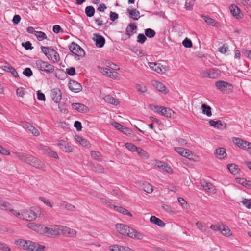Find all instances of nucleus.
Here are the masks:
<instances>
[{"instance_id":"f257e3e1","label":"nucleus","mask_w":251,"mask_h":251,"mask_svg":"<svg viewBox=\"0 0 251 251\" xmlns=\"http://www.w3.org/2000/svg\"><path fill=\"white\" fill-rule=\"evenodd\" d=\"M43 232L48 236L63 235L68 237H75L76 236V231L75 229L58 225H52L50 227H44Z\"/></svg>"},{"instance_id":"f03ea898","label":"nucleus","mask_w":251,"mask_h":251,"mask_svg":"<svg viewBox=\"0 0 251 251\" xmlns=\"http://www.w3.org/2000/svg\"><path fill=\"white\" fill-rule=\"evenodd\" d=\"M116 228L121 234L127 235L130 238H137L139 240L143 239V236L141 233L125 224H117L116 225Z\"/></svg>"},{"instance_id":"7ed1b4c3","label":"nucleus","mask_w":251,"mask_h":251,"mask_svg":"<svg viewBox=\"0 0 251 251\" xmlns=\"http://www.w3.org/2000/svg\"><path fill=\"white\" fill-rule=\"evenodd\" d=\"M41 49L42 52L49 60L52 61L54 63L59 62L60 60L59 54L52 47L42 46Z\"/></svg>"},{"instance_id":"20e7f679","label":"nucleus","mask_w":251,"mask_h":251,"mask_svg":"<svg viewBox=\"0 0 251 251\" xmlns=\"http://www.w3.org/2000/svg\"><path fill=\"white\" fill-rule=\"evenodd\" d=\"M35 65L39 70L47 74H51L55 70L54 66L53 65L41 59L35 60Z\"/></svg>"},{"instance_id":"39448f33","label":"nucleus","mask_w":251,"mask_h":251,"mask_svg":"<svg viewBox=\"0 0 251 251\" xmlns=\"http://www.w3.org/2000/svg\"><path fill=\"white\" fill-rule=\"evenodd\" d=\"M25 162L39 169L45 170V165L42 162L31 155H27Z\"/></svg>"},{"instance_id":"423d86ee","label":"nucleus","mask_w":251,"mask_h":251,"mask_svg":"<svg viewBox=\"0 0 251 251\" xmlns=\"http://www.w3.org/2000/svg\"><path fill=\"white\" fill-rule=\"evenodd\" d=\"M221 71L217 68L206 69L203 71L201 75L206 78H215L220 75Z\"/></svg>"},{"instance_id":"0eeeda50","label":"nucleus","mask_w":251,"mask_h":251,"mask_svg":"<svg viewBox=\"0 0 251 251\" xmlns=\"http://www.w3.org/2000/svg\"><path fill=\"white\" fill-rule=\"evenodd\" d=\"M69 49L75 55L78 57H83L84 56L85 52L83 49L75 43H72L71 44Z\"/></svg>"},{"instance_id":"6e6552de","label":"nucleus","mask_w":251,"mask_h":251,"mask_svg":"<svg viewBox=\"0 0 251 251\" xmlns=\"http://www.w3.org/2000/svg\"><path fill=\"white\" fill-rule=\"evenodd\" d=\"M148 65L150 68L153 71L156 72L158 73H165L166 71L169 70L168 67L163 66L160 63H157L155 62H149Z\"/></svg>"},{"instance_id":"1a4fd4ad","label":"nucleus","mask_w":251,"mask_h":251,"mask_svg":"<svg viewBox=\"0 0 251 251\" xmlns=\"http://www.w3.org/2000/svg\"><path fill=\"white\" fill-rule=\"evenodd\" d=\"M22 220L31 221L37 218L36 213L31 210H25L22 211Z\"/></svg>"},{"instance_id":"9d476101","label":"nucleus","mask_w":251,"mask_h":251,"mask_svg":"<svg viewBox=\"0 0 251 251\" xmlns=\"http://www.w3.org/2000/svg\"><path fill=\"white\" fill-rule=\"evenodd\" d=\"M22 126L25 129L29 130L31 133L35 136L40 135V131L34 126L31 123L27 122L22 123Z\"/></svg>"},{"instance_id":"9b49d317","label":"nucleus","mask_w":251,"mask_h":251,"mask_svg":"<svg viewBox=\"0 0 251 251\" xmlns=\"http://www.w3.org/2000/svg\"><path fill=\"white\" fill-rule=\"evenodd\" d=\"M57 145L62 151L65 152H71L74 150L73 147L64 140L59 141Z\"/></svg>"},{"instance_id":"f8f14e48","label":"nucleus","mask_w":251,"mask_h":251,"mask_svg":"<svg viewBox=\"0 0 251 251\" xmlns=\"http://www.w3.org/2000/svg\"><path fill=\"white\" fill-rule=\"evenodd\" d=\"M201 185L206 192L212 194L216 193V189L214 186L210 182H208L204 180L201 181Z\"/></svg>"},{"instance_id":"ddd939ff","label":"nucleus","mask_w":251,"mask_h":251,"mask_svg":"<svg viewBox=\"0 0 251 251\" xmlns=\"http://www.w3.org/2000/svg\"><path fill=\"white\" fill-rule=\"evenodd\" d=\"M51 98L56 103L59 102L62 99V95L60 90L58 88L53 89L51 91Z\"/></svg>"},{"instance_id":"4468645a","label":"nucleus","mask_w":251,"mask_h":251,"mask_svg":"<svg viewBox=\"0 0 251 251\" xmlns=\"http://www.w3.org/2000/svg\"><path fill=\"white\" fill-rule=\"evenodd\" d=\"M68 87L71 91L75 93L79 92L82 90L80 84L74 80L70 81Z\"/></svg>"},{"instance_id":"2eb2a0df","label":"nucleus","mask_w":251,"mask_h":251,"mask_svg":"<svg viewBox=\"0 0 251 251\" xmlns=\"http://www.w3.org/2000/svg\"><path fill=\"white\" fill-rule=\"evenodd\" d=\"M29 243L28 248H27V251H43L45 248L44 246L39 245L30 240Z\"/></svg>"},{"instance_id":"dca6fc26","label":"nucleus","mask_w":251,"mask_h":251,"mask_svg":"<svg viewBox=\"0 0 251 251\" xmlns=\"http://www.w3.org/2000/svg\"><path fill=\"white\" fill-rule=\"evenodd\" d=\"M72 108L81 113H86L89 111V108L85 105L80 103L72 104Z\"/></svg>"},{"instance_id":"f3484780","label":"nucleus","mask_w":251,"mask_h":251,"mask_svg":"<svg viewBox=\"0 0 251 251\" xmlns=\"http://www.w3.org/2000/svg\"><path fill=\"white\" fill-rule=\"evenodd\" d=\"M175 151L179 153L181 156L190 158V156L192 155V151L189 150L185 149L181 147H177L175 148Z\"/></svg>"},{"instance_id":"a211bd4d","label":"nucleus","mask_w":251,"mask_h":251,"mask_svg":"<svg viewBox=\"0 0 251 251\" xmlns=\"http://www.w3.org/2000/svg\"><path fill=\"white\" fill-rule=\"evenodd\" d=\"M94 36L93 40L95 42L96 46L99 48L102 47L105 44L104 38L102 36L97 34H94Z\"/></svg>"},{"instance_id":"6ab92c4d","label":"nucleus","mask_w":251,"mask_h":251,"mask_svg":"<svg viewBox=\"0 0 251 251\" xmlns=\"http://www.w3.org/2000/svg\"><path fill=\"white\" fill-rule=\"evenodd\" d=\"M155 165L168 173L172 174L173 172L172 168L165 162L158 161L156 162Z\"/></svg>"},{"instance_id":"aec40b11","label":"nucleus","mask_w":251,"mask_h":251,"mask_svg":"<svg viewBox=\"0 0 251 251\" xmlns=\"http://www.w3.org/2000/svg\"><path fill=\"white\" fill-rule=\"evenodd\" d=\"M151 84L159 91L164 94H166L167 93L168 91L166 86L161 82L154 80L151 81Z\"/></svg>"},{"instance_id":"412c9836","label":"nucleus","mask_w":251,"mask_h":251,"mask_svg":"<svg viewBox=\"0 0 251 251\" xmlns=\"http://www.w3.org/2000/svg\"><path fill=\"white\" fill-rule=\"evenodd\" d=\"M127 11L129 14V18L134 20H137L140 18L139 11L135 8L130 9L128 8Z\"/></svg>"},{"instance_id":"4be33fe9","label":"nucleus","mask_w":251,"mask_h":251,"mask_svg":"<svg viewBox=\"0 0 251 251\" xmlns=\"http://www.w3.org/2000/svg\"><path fill=\"white\" fill-rule=\"evenodd\" d=\"M230 12L234 17L237 19H240L242 18V14L240 13V10L237 6L234 4H232L229 7Z\"/></svg>"},{"instance_id":"5701e85b","label":"nucleus","mask_w":251,"mask_h":251,"mask_svg":"<svg viewBox=\"0 0 251 251\" xmlns=\"http://www.w3.org/2000/svg\"><path fill=\"white\" fill-rule=\"evenodd\" d=\"M216 157L219 159H223L226 156V150L224 148H217L215 151Z\"/></svg>"},{"instance_id":"b1692460","label":"nucleus","mask_w":251,"mask_h":251,"mask_svg":"<svg viewBox=\"0 0 251 251\" xmlns=\"http://www.w3.org/2000/svg\"><path fill=\"white\" fill-rule=\"evenodd\" d=\"M101 72L103 75L111 78H116L118 75L117 72L112 71L110 69L107 68H102Z\"/></svg>"},{"instance_id":"393cba45","label":"nucleus","mask_w":251,"mask_h":251,"mask_svg":"<svg viewBox=\"0 0 251 251\" xmlns=\"http://www.w3.org/2000/svg\"><path fill=\"white\" fill-rule=\"evenodd\" d=\"M160 114L169 118H175V113L174 111L169 108L163 107L160 111Z\"/></svg>"},{"instance_id":"a878e982","label":"nucleus","mask_w":251,"mask_h":251,"mask_svg":"<svg viewBox=\"0 0 251 251\" xmlns=\"http://www.w3.org/2000/svg\"><path fill=\"white\" fill-rule=\"evenodd\" d=\"M3 69L6 72H10L11 74L15 77L18 76V74L16 70L12 67L9 64H6L5 65H4L3 67Z\"/></svg>"},{"instance_id":"bb28decb","label":"nucleus","mask_w":251,"mask_h":251,"mask_svg":"<svg viewBox=\"0 0 251 251\" xmlns=\"http://www.w3.org/2000/svg\"><path fill=\"white\" fill-rule=\"evenodd\" d=\"M220 232L226 237H229L232 235L231 231L226 225H221Z\"/></svg>"},{"instance_id":"cd10ccee","label":"nucleus","mask_w":251,"mask_h":251,"mask_svg":"<svg viewBox=\"0 0 251 251\" xmlns=\"http://www.w3.org/2000/svg\"><path fill=\"white\" fill-rule=\"evenodd\" d=\"M15 243L21 247H22L24 250L27 251V248L29 246V240H25L23 239H19L15 241Z\"/></svg>"},{"instance_id":"c85d7f7f","label":"nucleus","mask_w":251,"mask_h":251,"mask_svg":"<svg viewBox=\"0 0 251 251\" xmlns=\"http://www.w3.org/2000/svg\"><path fill=\"white\" fill-rule=\"evenodd\" d=\"M103 99L104 101L108 103L114 105H117L119 104L118 100L110 95H105L103 97Z\"/></svg>"},{"instance_id":"c756f323","label":"nucleus","mask_w":251,"mask_h":251,"mask_svg":"<svg viewBox=\"0 0 251 251\" xmlns=\"http://www.w3.org/2000/svg\"><path fill=\"white\" fill-rule=\"evenodd\" d=\"M235 180L237 183L240 184L247 188L251 189V181H248L243 178H237Z\"/></svg>"},{"instance_id":"7c9ffc66","label":"nucleus","mask_w":251,"mask_h":251,"mask_svg":"<svg viewBox=\"0 0 251 251\" xmlns=\"http://www.w3.org/2000/svg\"><path fill=\"white\" fill-rule=\"evenodd\" d=\"M215 85L222 91H226V89L227 88V86H231L230 84L223 81H217L215 83Z\"/></svg>"},{"instance_id":"2f4dec72","label":"nucleus","mask_w":251,"mask_h":251,"mask_svg":"<svg viewBox=\"0 0 251 251\" xmlns=\"http://www.w3.org/2000/svg\"><path fill=\"white\" fill-rule=\"evenodd\" d=\"M142 189L146 192L148 193H151L153 192V187L150 183L147 182H142V184L141 185Z\"/></svg>"},{"instance_id":"473e14b6","label":"nucleus","mask_w":251,"mask_h":251,"mask_svg":"<svg viewBox=\"0 0 251 251\" xmlns=\"http://www.w3.org/2000/svg\"><path fill=\"white\" fill-rule=\"evenodd\" d=\"M137 26L133 24H129L126 29V35L127 38H129L132 34L130 33L133 32L134 30L137 29Z\"/></svg>"},{"instance_id":"72a5a7b5","label":"nucleus","mask_w":251,"mask_h":251,"mask_svg":"<svg viewBox=\"0 0 251 251\" xmlns=\"http://www.w3.org/2000/svg\"><path fill=\"white\" fill-rule=\"evenodd\" d=\"M150 221L151 222L159 226L160 227H163L165 226V223L163 221L154 216H151Z\"/></svg>"},{"instance_id":"f704fd0d","label":"nucleus","mask_w":251,"mask_h":251,"mask_svg":"<svg viewBox=\"0 0 251 251\" xmlns=\"http://www.w3.org/2000/svg\"><path fill=\"white\" fill-rule=\"evenodd\" d=\"M196 225L197 227V228L200 230L201 231L203 232H205L206 234L210 235L211 232L210 230H209L207 227L203 225L201 222H197L196 223Z\"/></svg>"},{"instance_id":"c9c22d12","label":"nucleus","mask_w":251,"mask_h":251,"mask_svg":"<svg viewBox=\"0 0 251 251\" xmlns=\"http://www.w3.org/2000/svg\"><path fill=\"white\" fill-rule=\"evenodd\" d=\"M202 112L203 114H205L207 117H211L212 115L211 108L210 106L205 104H202L201 105Z\"/></svg>"},{"instance_id":"e433bc0d","label":"nucleus","mask_w":251,"mask_h":251,"mask_svg":"<svg viewBox=\"0 0 251 251\" xmlns=\"http://www.w3.org/2000/svg\"><path fill=\"white\" fill-rule=\"evenodd\" d=\"M89 166L93 170L98 173H104V169L100 164H90Z\"/></svg>"},{"instance_id":"4c0bfd02","label":"nucleus","mask_w":251,"mask_h":251,"mask_svg":"<svg viewBox=\"0 0 251 251\" xmlns=\"http://www.w3.org/2000/svg\"><path fill=\"white\" fill-rule=\"evenodd\" d=\"M43 150H44V153L45 154H48L50 156L56 159L58 158V156L57 153L51 150L49 147L45 146L43 147Z\"/></svg>"},{"instance_id":"58836bf2","label":"nucleus","mask_w":251,"mask_h":251,"mask_svg":"<svg viewBox=\"0 0 251 251\" xmlns=\"http://www.w3.org/2000/svg\"><path fill=\"white\" fill-rule=\"evenodd\" d=\"M60 206L62 208L66 209L70 211H74L75 208L74 205H72L65 201H62L61 202Z\"/></svg>"},{"instance_id":"ea45409f","label":"nucleus","mask_w":251,"mask_h":251,"mask_svg":"<svg viewBox=\"0 0 251 251\" xmlns=\"http://www.w3.org/2000/svg\"><path fill=\"white\" fill-rule=\"evenodd\" d=\"M202 17L203 19V20H204V21L205 22H206L207 24H208L209 25H210L212 26H217V22L213 19L210 18L209 16H202Z\"/></svg>"},{"instance_id":"a19ab883","label":"nucleus","mask_w":251,"mask_h":251,"mask_svg":"<svg viewBox=\"0 0 251 251\" xmlns=\"http://www.w3.org/2000/svg\"><path fill=\"white\" fill-rule=\"evenodd\" d=\"M75 139L80 144L84 147L88 148L90 146L89 142L86 139L82 138L80 136H76Z\"/></svg>"},{"instance_id":"79ce46f5","label":"nucleus","mask_w":251,"mask_h":251,"mask_svg":"<svg viewBox=\"0 0 251 251\" xmlns=\"http://www.w3.org/2000/svg\"><path fill=\"white\" fill-rule=\"evenodd\" d=\"M113 208L119 212L123 214L124 215H127L130 216H132V214L130 212L122 207L115 205Z\"/></svg>"},{"instance_id":"37998d69","label":"nucleus","mask_w":251,"mask_h":251,"mask_svg":"<svg viewBox=\"0 0 251 251\" xmlns=\"http://www.w3.org/2000/svg\"><path fill=\"white\" fill-rule=\"evenodd\" d=\"M85 13L88 17H92L95 13V8L92 6H87L85 8Z\"/></svg>"},{"instance_id":"c03bdc74","label":"nucleus","mask_w":251,"mask_h":251,"mask_svg":"<svg viewBox=\"0 0 251 251\" xmlns=\"http://www.w3.org/2000/svg\"><path fill=\"white\" fill-rule=\"evenodd\" d=\"M91 157L99 161H100L102 159V156L101 155L100 153L97 151H92L91 152Z\"/></svg>"},{"instance_id":"a18cd8bd","label":"nucleus","mask_w":251,"mask_h":251,"mask_svg":"<svg viewBox=\"0 0 251 251\" xmlns=\"http://www.w3.org/2000/svg\"><path fill=\"white\" fill-rule=\"evenodd\" d=\"M35 35L40 41H42L47 38L46 34L42 31H36Z\"/></svg>"},{"instance_id":"49530a36","label":"nucleus","mask_w":251,"mask_h":251,"mask_svg":"<svg viewBox=\"0 0 251 251\" xmlns=\"http://www.w3.org/2000/svg\"><path fill=\"white\" fill-rule=\"evenodd\" d=\"M227 168L229 171L233 174H236L238 172V167L235 164H228Z\"/></svg>"},{"instance_id":"de8ad7c7","label":"nucleus","mask_w":251,"mask_h":251,"mask_svg":"<svg viewBox=\"0 0 251 251\" xmlns=\"http://www.w3.org/2000/svg\"><path fill=\"white\" fill-rule=\"evenodd\" d=\"M145 36L148 38H152L155 35V32L152 29L147 28L145 30Z\"/></svg>"},{"instance_id":"09e8293b","label":"nucleus","mask_w":251,"mask_h":251,"mask_svg":"<svg viewBox=\"0 0 251 251\" xmlns=\"http://www.w3.org/2000/svg\"><path fill=\"white\" fill-rule=\"evenodd\" d=\"M232 141L233 143L240 148L242 144H244L246 145L247 144V142L246 141H244L242 139L239 138H233L232 139Z\"/></svg>"},{"instance_id":"8fccbe9b","label":"nucleus","mask_w":251,"mask_h":251,"mask_svg":"<svg viewBox=\"0 0 251 251\" xmlns=\"http://www.w3.org/2000/svg\"><path fill=\"white\" fill-rule=\"evenodd\" d=\"M101 202L110 208H113L115 205H113L112 202L106 198H100Z\"/></svg>"},{"instance_id":"3c124183","label":"nucleus","mask_w":251,"mask_h":251,"mask_svg":"<svg viewBox=\"0 0 251 251\" xmlns=\"http://www.w3.org/2000/svg\"><path fill=\"white\" fill-rule=\"evenodd\" d=\"M125 147L130 151L132 152L136 151L137 149V147L134 145L133 144L130 143H126L125 144Z\"/></svg>"},{"instance_id":"603ef678","label":"nucleus","mask_w":251,"mask_h":251,"mask_svg":"<svg viewBox=\"0 0 251 251\" xmlns=\"http://www.w3.org/2000/svg\"><path fill=\"white\" fill-rule=\"evenodd\" d=\"M136 151L138 153V155H139L140 157L142 158L147 157V152L143 150L142 148L138 147Z\"/></svg>"},{"instance_id":"864d4df0","label":"nucleus","mask_w":251,"mask_h":251,"mask_svg":"<svg viewBox=\"0 0 251 251\" xmlns=\"http://www.w3.org/2000/svg\"><path fill=\"white\" fill-rule=\"evenodd\" d=\"M111 125L119 131H121V129H125V126H122L115 121L111 122Z\"/></svg>"},{"instance_id":"5fc2aeb1","label":"nucleus","mask_w":251,"mask_h":251,"mask_svg":"<svg viewBox=\"0 0 251 251\" xmlns=\"http://www.w3.org/2000/svg\"><path fill=\"white\" fill-rule=\"evenodd\" d=\"M138 92L143 93L147 91V87L143 84H137L136 87Z\"/></svg>"},{"instance_id":"6e6d98bb","label":"nucleus","mask_w":251,"mask_h":251,"mask_svg":"<svg viewBox=\"0 0 251 251\" xmlns=\"http://www.w3.org/2000/svg\"><path fill=\"white\" fill-rule=\"evenodd\" d=\"M241 202L248 209L251 208V199H244Z\"/></svg>"},{"instance_id":"4d7b16f0","label":"nucleus","mask_w":251,"mask_h":251,"mask_svg":"<svg viewBox=\"0 0 251 251\" xmlns=\"http://www.w3.org/2000/svg\"><path fill=\"white\" fill-rule=\"evenodd\" d=\"M182 45L186 48H191L192 47V41L187 38H186L183 41Z\"/></svg>"},{"instance_id":"13d9d810","label":"nucleus","mask_w":251,"mask_h":251,"mask_svg":"<svg viewBox=\"0 0 251 251\" xmlns=\"http://www.w3.org/2000/svg\"><path fill=\"white\" fill-rule=\"evenodd\" d=\"M147 40V38L145 35L143 34H139L137 36V42L143 44L144 43L146 40Z\"/></svg>"},{"instance_id":"bf43d9fd","label":"nucleus","mask_w":251,"mask_h":251,"mask_svg":"<svg viewBox=\"0 0 251 251\" xmlns=\"http://www.w3.org/2000/svg\"><path fill=\"white\" fill-rule=\"evenodd\" d=\"M14 154L18 157L20 160L25 162V160L27 156V155L24 153H20L18 152H14Z\"/></svg>"},{"instance_id":"052dcab7","label":"nucleus","mask_w":251,"mask_h":251,"mask_svg":"<svg viewBox=\"0 0 251 251\" xmlns=\"http://www.w3.org/2000/svg\"><path fill=\"white\" fill-rule=\"evenodd\" d=\"M178 201L180 204L182 206L183 208L187 209V203L186 201L183 199L182 198H178Z\"/></svg>"},{"instance_id":"680f3d73","label":"nucleus","mask_w":251,"mask_h":251,"mask_svg":"<svg viewBox=\"0 0 251 251\" xmlns=\"http://www.w3.org/2000/svg\"><path fill=\"white\" fill-rule=\"evenodd\" d=\"M23 74L27 77H30L32 75L33 73L32 70L29 68H26L23 71Z\"/></svg>"},{"instance_id":"e2e57ef3","label":"nucleus","mask_w":251,"mask_h":251,"mask_svg":"<svg viewBox=\"0 0 251 251\" xmlns=\"http://www.w3.org/2000/svg\"><path fill=\"white\" fill-rule=\"evenodd\" d=\"M10 211L11 212L12 214H13V215H15L16 217H17V218H18L19 219H22V211L20 212L19 211L15 210L14 209H10Z\"/></svg>"},{"instance_id":"0e129e2a","label":"nucleus","mask_w":251,"mask_h":251,"mask_svg":"<svg viewBox=\"0 0 251 251\" xmlns=\"http://www.w3.org/2000/svg\"><path fill=\"white\" fill-rule=\"evenodd\" d=\"M150 107L152 110L159 113V114H160V111L163 107L162 106H159L155 105H151Z\"/></svg>"},{"instance_id":"69168bd1","label":"nucleus","mask_w":251,"mask_h":251,"mask_svg":"<svg viewBox=\"0 0 251 251\" xmlns=\"http://www.w3.org/2000/svg\"><path fill=\"white\" fill-rule=\"evenodd\" d=\"M121 246L117 245H113L109 246V250L110 251H121Z\"/></svg>"},{"instance_id":"338daca9","label":"nucleus","mask_w":251,"mask_h":251,"mask_svg":"<svg viewBox=\"0 0 251 251\" xmlns=\"http://www.w3.org/2000/svg\"><path fill=\"white\" fill-rule=\"evenodd\" d=\"M228 49L227 45L224 44L219 48V51L221 53L225 54L227 51Z\"/></svg>"},{"instance_id":"774afa93","label":"nucleus","mask_w":251,"mask_h":251,"mask_svg":"<svg viewBox=\"0 0 251 251\" xmlns=\"http://www.w3.org/2000/svg\"><path fill=\"white\" fill-rule=\"evenodd\" d=\"M240 148L249 151H251V143L247 142V144L246 145L244 144H242Z\"/></svg>"}]
</instances>
